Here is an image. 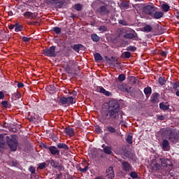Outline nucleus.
Returning <instances> with one entry per match:
<instances>
[{
    "label": "nucleus",
    "mask_w": 179,
    "mask_h": 179,
    "mask_svg": "<svg viewBox=\"0 0 179 179\" xmlns=\"http://www.w3.org/2000/svg\"><path fill=\"white\" fill-rule=\"evenodd\" d=\"M159 96H160V94L157 92L153 93L150 97L151 103H157V100H159Z\"/></svg>",
    "instance_id": "a211bd4d"
},
{
    "label": "nucleus",
    "mask_w": 179,
    "mask_h": 179,
    "mask_svg": "<svg viewBox=\"0 0 179 179\" xmlns=\"http://www.w3.org/2000/svg\"><path fill=\"white\" fill-rule=\"evenodd\" d=\"M124 58H131V52H124L123 53Z\"/></svg>",
    "instance_id": "603ef678"
},
{
    "label": "nucleus",
    "mask_w": 179,
    "mask_h": 179,
    "mask_svg": "<svg viewBox=\"0 0 179 179\" xmlns=\"http://www.w3.org/2000/svg\"><path fill=\"white\" fill-rule=\"evenodd\" d=\"M6 143L9 146L10 150L16 152L17 150V146L19 143L17 141V136L13 135L10 138L6 134L0 135V148L1 149H5L6 148Z\"/></svg>",
    "instance_id": "f03ea898"
},
{
    "label": "nucleus",
    "mask_w": 179,
    "mask_h": 179,
    "mask_svg": "<svg viewBox=\"0 0 179 179\" xmlns=\"http://www.w3.org/2000/svg\"><path fill=\"white\" fill-rule=\"evenodd\" d=\"M69 93L72 96L71 97H74V99H76L78 92L76 90H73L71 92H69Z\"/></svg>",
    "instance_id": "3c124183"
},
{
    "label": "nucleus",
    "mask_w": 179,
    "mask_h": 179,
    "mask_svg": "<svg viewBox=\"0 0 179 179\" xmlns=\"http://www.w3.org/2000/svg\"><path fill=\"white\" fill-rule=\"evenodd\" d=\"M173 89H174L175 90H178V82H175L173 84Z\"/></svg>",
    "instance_id": "6e6d98bb"
},
{
    "label": "nucleus",
    "mask_w": 179,
    "mask_h": 179,
    "mask_svg": "<svg viewBox=\"0 0 179 179\" xmlns=\"http://www.w3.org/2000/svg\"><path fill=\"white\" fill-rule=\"evenodd\" d=\"M53 31L57 35L61 34V28L59 27H55L53 28Z\"/></svg>",
    "instance_id": "ea45409f"
},
{
    "label": "nucleus",
    "mask_w": 179,
    "mask_h": 179,
    "mask_svg": "<svg viewBox=\"0 0 179 179\" xmlns=\"http://www.w3.org/2000/svg\"><path fill=\"white\" fill-rule=\"evenodd\" d=\"M64 134H66V135H68L70 137L75 136V130L72 127H66L64 129Z\"/></svg>",
    "instance_id": "9b49d317"
},
{
    "label": "nucleus",
    "mask_w": 179,
    "mask_h": 179,
    "mask_svg": "<svg viewBox=\"0 0 179 179\" xmlns=\"http://www.w3.org/2000/svg\"><path fill=\"white\" fill-rule=\"evenodd\" d=\"M143 12L145 15H148L152 17L153 13L156 12V7H155V6L147 5L143 8Z\"/></svg>",
    "instance_id": "423d86ee"
},
{
    "label": "nucleus",
    "mask_w": 179,
    "mask_h": 179,
    "mask_svg": "<svg viewBox=\"0 0 179 179\" xmlns=\"http://www.w3.org/2000/svg\"><path fill=\"white\" fill-rule=\"evenodd\" d=\"M96 13H99V15H108L110 10H107L106 6H101L99 8L96 10Z\"/></svg>",
    "instance_id": "1a4fd4ad"
},
{
    "label": "nucleus",
    "mask_w": 179,
    "mask_h": 179,
    "mask_svg": "<svg viewBox=\"0 0 179 179\" xmlns=\"http://www.w3.org/2000/svg\"><path fill=\"white\" fill-rule=\"evenodd\" d=\"M120 6L122 8H124V9H128V8H129V3H128V1H122L120 3Z\"/></svg>",
    "instance_id": "2f4dec72"
},
{
    "label": "nucleus",
    "mask_w": 179,
    "mask_h": 179,
    "mask_svg": "<svg viewBox=\"0 0 179 179\" xmlns=\"http://www.w3.org/2000/svg\"><path fill=\"white\" fill-rule=\"evenodd\" d=\"M29 172L31 174H36V168L33 166H30L29 168Z\"/></svg>",
    "instance_id": "a18cd8bd"
},
{
    "label": "nucleus",
    "mask_w": 179,
    "mask_h": 179,
    "mask_svg": "<svg viewBox=\"0 0 179 179\" xmlns=\"http://www.w3.org/2000/svg\"><path fill=\"white\" fill-rule=\"evenodd\" d=\"M162 148L163 150H165V152L169 151V148H170V143H169L168 140L164 139L162 141Z\"/></svg>",
    "instance_id": "2eb2a0df"
},
{
    "label": "nucleus",
    "mask_w": 179,
    "mask_h": 179,
    "mask_svg": "<svg viewBox=\"0 0 179 179\" xmlns=\"http://www.w3.org/2000/svg\"><path fill=\"white\" fill-rule=\"evenodd\" d=\"M163 16H164V13L162 12V11H155L152 14V15L151 16V17H152V19H162V17H163Z\"/></svg>",
    "instance_id": "f8f14e48"
},
{
    "label": "nucleus",
    "mask_w": 179,
    "mask_h": 179,
    "mask_svg": "<svg viewBox=\"0 0 179 179\" xmlns=\"http://www.w3.org/2000/svg\"><path fill=\"white\" fill-rule=\"evenodd\" d=\"M131 89H132V88L126 84V87L124 88V92H127V93H131Z\"/></svg>",
    "instance_id": "09e8293b"
},
{
    "label": "nucleus",
    "mask_w": 179,
    "mask_h": 179,
    "mask_svg": "<svg viewBox=\"0 0 179 179\" xmlns=\"http://www.w3.org/2000/svg\"><path fill=\"white\" fill-rule=\"evenodd\" d=\"M8 29L10 30H13L15 29V25L13 24H10L9 27H8Z\"/></svg>",
    "instance_id": "338daca9"
},
{
    "label": "nucleus",
    "mask_w": 179,
    "mask_h": 179,
    "mask_svg": "<svg viewBox=\"0 0 179 179\" xmlns=\"http://www.w3.org/2000/svg\"><path fill=\"white\" fill-rule=\"evenodd\" d=\"M49 151L50 152L51 155H52V156H55L56 155H59V151L58 150V148L54 145L49 147Z\"/></svg>",
    "instance_id": "dca6fc26"
},
{
    "label": "nucleus",
    "mask_w": 179,
    "mask_h": 179,
    "mask_svg": "<svg viewBox=\"0 0 179 179\" xmlns=\"http://www.w3.org/2000/svg\"><path fill=\"white\" fill-rule=\"evenodd\" d=\"M5 99V94H3V92L0 91V100H2Z\"/></svg>",
    "instance_id": "0e129e2a"
},
{
    "label": "nucleus",
    "mask_w": 179,
    "mask_h": 179,
    "mask_svg": "<svg viewBox=\"0 0 179 179\" xmlns=\"http://www.w3.org/2000/svg\"><path fill=\"white\" fill-rule=\"evenodd\" d=\"M63 68L65 69V71L67 73H71V72H72V69L71 68V66H69V64L64 66Z\"/></svg>",
    "instance_id": "72a5a7b5"
},
{
    "label": "nucleus",
    "mask_w": 179,
    "mask_h": 179,
    "mask_svg": "<svg viewBox=\"0 0 179 179\" xmlns=\"http://www.w3.org/2000/svg\"><path fill=\"white\" fill-rule=\"evenodd\" d=\"M120 115L121 119L120 122L122 124L124 122L122 116L124 113L121 111L120 103L116 100H110L106 110L101 112L102 124H106V122L115 124L120 120Z\"/></svg>",
    "instance_id": "f257e3e1"
},
{
    "label": "nucleus",
    "mask_w": 179,
    "mask_h": 179,
    "mask_svg": "<svg viewBox=\"0 0 179 179\" xmlns=\"http://www.w3.org/2000/svg\"><path fill=\"white\" fill-rule=\"evenodd\" d=\"M127 51H131L132 52H135V51H136V47L130 45L127 48Z\"/></svg>",
    "instance_id": "c03bdc74"
},
{
    "label": "nucleus",
    "mask_w": 179,
    "mask_h": 179,
    "mask_svg": "<svg viewBox=\"0 0 179 179\" xmlns=\"http://www.w3.org/2000/svg\"><path fill=\"white\" fill-rule=\"evenodd\" d=\"M108 29L107 27L103 25L99 27V31H102V33H104L105 31H107Z\"/></svg>",
    "instance_id": "de8ad7c7"
},
{
    "label": "nucleus",
    "mask_w": 179,
    "mask_h": 179,
    "mask_svg": "<svg viewBox=\"0 0 179 179\" xmlns=\"http://www.w3.org/2000/svg\"><path fill=\"white\" fill-rule=\"evenodd\" d=\"M47 166V164L45 162H42L38 164V168L39 170H44V168Z\"/></svg>",
    "instance_id": "a19ab883"
},
{
    "label": "nucleus",
    "mask_w": 179,
    "mask_h": 179,
    "mask_svg": "<svg viewBox=\"0 0 179 179\" xmlns=\"http://www.w3.org/2000/svg\"><path fill=\"white\" fill-rule=\"evenodd\" d=\"M15 31H16L17 33L23 30V26L19 24L18 23L15 24Z\"/></svg>",
    "instance_id": "c85d7f7f"
},
{
    "label": "nucleus",
    "mask_w": 179,
    "mask_h": 179,
    "mask_svg": "<svg viewBox=\"0 0 179 179\" xmlns=\"http://www.w3.org/2000/svg\"><path fill=\"white\" fill-rule=\"evenodd\" d=\"M66 99H67V106H72L73 104H75V103H76V100L73 96H68L66 97Z\"/></svg>",
    "instance_id": "4be33fe9"
},
{
    "label": "nucleus",
    "mask_w": 179,
    "mask_h": 179,
    "mask_svg": "<svg viewBox=\"0 0 179 179\" xmlns=\"http://www.w3.org/2000/svg\"><path fill=\"white\" fill-rule=\"evenodd\" d=\"M161 8L162 9V12L167 13L170 10V6L167 3H165L161 6Z\"/></svg>",
    "instance_id": "bb28decb"
},
{
    "label": "nucleus",
    "mask_w": 179,
    "mask_h": 179,
    "mask_svg": "<svg viewBox=\"0 0 179 179\" xmlns=\"http://www.w3.org/2000/svg\"><path fill=\"white\" fill-rule=\"evenodd\" d=\"M57 46L52 45L50 48H46L43 50V54L45 57H50L52 58H55L57 57Z\"/></svg>",
    "instance_id": "7ed1b4c3"
},
{
    "label": "nucleus",
    "mask_w": 179,
    "mask_h": 179,
    "mask_svg": "<svg viewBox=\"0 0 179 179\" xmlns=\"http://www.w3.org/2000/svg\"><path fill=\"white\" fill-rule=\"evenodd\" d=\"M134 34L127 33L126 34L124 35V38H127L129 40H131L132 38H135V40H138L136 39V37H138V34H136L135 31H134Z\"/></svg>",
    "instance_id": "4468645a"
},
{
    "label": "nucleus",
    "mask_w": 179,
    "mask_h": 179,
    "mask_svg": "<svg viewBox=\"0 0 179 179\" xmlns=\"http://www.w3.org/2000/svg\"><path fill=\"white\" fill-rule=\"evenodd\" d=\"M157 117L158 120H159V121H164V120H166V117H164L163 115H157Z\"/></svg>",
    "instance_id": "5fc2aeb1"
},
{
    "label": "nucleus",
    "mask_w": 179,
    "mask_h": 179,
    "mask_svg": "<svg viewBox=\"0 0 179 179\" xmlns=\"http://www.w3.org/2000/svg\"><path fill=\"white\" fill-rule=\"evenodd\" d=\"M94 57L95 62H99V61H103V56H101V55H100V53L99 52H96L94 55Z\"/></svg>",
    "instance_id": "cd10ccee"
},
{
    "label": "nucleus",
    "mask_w": 179,
    "mask_h": 179,
    "mask_svg": "<svg viewBox=\"0 0 179 179\" xmlns=\"http://www.w3.org/2000/svg\"><path fill=\"white\" fill-rule=\"evenodd\" d=\"M125 79H127V77L125 76L124 74L119 75V76H118L119 82H124V80H125Z\"/></svg>",
    "instance_id": "37998d69"
},
{
    "label": "nucleus",
    "mask_w": 179,
    "mask_h": 179,
    "mask_svg": "<svg viewBox=\"0 0 179 179\" xmlns=\"http://www.w3.org/2000/svg\"><path fill=\"white\" fill-rule=\"evenodd\" d=\"M103 153H105V155H113V148H111V146H106L105 148H103Z\"/></svg>",
    "instance_id": "5701e85b"
},
{
    "label": "nucleus",
    "mask_w": 179,
    "mask_h": 179,
    "mask_svg": "<svg viewBox=\"0 0 179 179\" xmlns=\"http://www.w3.org/2000/svg\"><path fill=\"white\" fill-rule=\"evenodd\" d=\"M87 170H89V166H85L84 169H82V167H79L78 171H80V173H87Z\"/></svg>",
    "instance_id": "58836bf2"
},
{
    "label": "nucleus",
    "mask_w": 179,
    "mask_h": 179,
    "mask_svg": "<svg viewBox=\"0 0 179 179\" xmlns=\"http://www.w3.org/2000/svg\"><path fill=\"white\" fill-rule=\"evenodd\" d=\"M46 163H50L52 167L56 169L59 171H62L64 170V165L62 164H59V162L55 159L47 160Z\"/></svg>",
    "instance_id": "39448f33"
},
{
    "label": "nucleus",
    "mask_w": 179,
    "mask_h": 179,
    "mask_svg": "<svg viewBox=\"0 0 179 179\" xmlns=\"http://www.w3.org/2000/svg\"><path fill=\"white\" fill-rule=\"evenodd\" d=\"M118 23L122 26H128V22H127V21L124 20H119Z\"/></svg>",
    "instance_id": "49530a36"
},
{
    "label": "nucleus",
    "mask_w": 179,
    "mask_h": 179,
    "mask_svg": "<svg viewBox=\"0 0 179 179\" xmlns=\"http://www.w3.org/2000/svg\"><path fill=\"white\" fill-rule=\"evenodd\" d=\"M159 83L161 85V86L166 85V78L164 77H159Z\"/></svg>",
    "instance_id": "c9c22d12"
},
{
    "label": "nucleus",
    "mask_w": 179,
    "mask_h": 179,
    "mask_svg": "<svg viewBox=\"0 0 179 179\" xmlns=\"http://www.w3.org/2000/svg\"><path fill=\"white\" fill-rule=\"evenodd\" d=\"M74 9L76 10H78V12H80V10H82V9H83V6H82V4H80V3L75 4Z\"/></svg>",
    "instance_id": "7c9ffc66"
},
{
    "label": "nucleus",
    "mask_w": 179,
    "mask_h": 179,
    "mask_svg": "<svg viewBox=\"0 0 179 179\" xmlns=\"http://www.w3.org/2000/svg\"><path fill=\"white\" fill-rule=\"evenodd\" d=\"M68 103V99L65 96H61L59 100V104L60 106H65Z\"/></svg>",
    "instance_id": "a878e982"
},
{
    "label": "nucleus",
    "mask_w": 179,
    "mask_h": 179,
    "mask_svg": "<svg viewBox=\"0 0 179 179\" xmlns=\"http://www.w3.org/2000/svg\"><path fill=\"white\" fill-rule=\"evenodd\" d=\"M82 48H85V46L80 43L75 44L73 46V50L76 51V52H79Z\"/></svg>",
    "instance_id": "412c9836"
},
{
    "label": "nucleus",
    "mask_w": 179,
    "mask_h": 179,
    "mask_svg": "<svg viewBox=\"0 0 179 179\" xmlns=\"http://www.w3.org/2000/svg\"><path fill=\"white\" fill-rule=\"evenodd\" d=\"M122 169L125 173H129V171H132V165L127 161H123L122 162Z\"/></svg>",
    "instance_id": "0eeeda50"
},
{
    "label": "nucleus",
    "mask_w": 179,
    "mask_h": 179,
    "mask_svg": "<svg viewBox=\"0 0 179 179\" xmlns=\"http://www.w3.org/2000/svg\"><path fill=\"white\" fill-rule=\"evenodd\" d=\"M47 5H50V6H54L55 5L57 9H61L65 3V0H45Z\"/></svg>",
    "instance_id": "20e7f679"
},
{
    "label": "nucleus",
    "mask_w": 179,
    "mask_h": 179,
    "mask_svg": "<svg viewBox=\"0 0 179 179\" xmlns=\"http://www.w3.org/2000/svg\"><path fill=\"white\" fill-rule=\"evenodd\" d=\"M106 174L108 178L110 179H113L115 177V174H114V169L111 166L106 170Z\"/></svg>",
    "instance_id": "ddd939ff"
},
{
    "label": "nucleus",
    "mask_w": 179,
    "mask_h": 179,
    "mask_svg": "<svg viewBox=\"0 0 179 179\" xmlns=\"http://www.w3.org/2000/svg\"><path fill=\"white\" fill-rule=\"evenodd\" d=\"M91 38L92 41H94V43H97L98 41H100V36H98L96 34H92Z\"/></svg>",
    "instance_id": "c756f323"
},
{
    "label": "nucleus",
    "mask_w": 179,
    "mask_h": 179,
    "mask_svg": "<svg viewBox=\"0 0 179 179\" xmlns=\"http://www.w3.org/2000/svg\"><path fill=\"white\" fill-rule=\"evenodd\" d=\"M133 137L131 135H128L127 138H126V142L129 143V145H132L133 141H132Z\"/></svg>",
    "instance_id": "e433bc0d"
},
{
    "label": "nucleus",
    "mask_w": 179,
    "mask_h": 179,
    "mask_svg": "<svg viewBox=\"0 0 179 179\" xmlns=\"http://www.w3.org/2000/svg\"><path fill=\"white\" fill-rule=\"evenodd\" d=\"M160 161L162 167H173V164L170 159L166 158H160Z\"/></svg>",
    "instance_id": "6e6552de"
},
{
    "label": "nucleus",
    "mask_w": 179,
    "mask_h": 179,
    "mask_svg": "<svg viewBox=\"0 0 179 179\" xmlns=\"http://www.w3.org/2000/svg\"><path fill=\"white\" fill-rule=\"evenodd\" d=\"M143 92L144 94H145V97H147V99H149V97H150V94H152V87H147L144 88Z\"/></svg>",
    "instance_id": "aec40b11"
},
{
    "label": "nucleus",
    "mask_w": 179,
    "mask_h": 179,
    "mask_svg": "<svg viewBox=\"0 0 179 179\" xmlns=\"http://www.w3.org/2000/svg\"><path fill=\"white\" fill-rule=\"evenodd\" d=\"M159 54L160 55H162V57H164L166 58L169 52H167L166 51H162Z\"/></svg>",
    "instance_id": "4d7b16f0"
},
{
    "label": "nucleus",
    "mask_w": 179,
    "mask_h": 179,
    "mask_svg": "<svg viewBox=\"0 0 179 179\" xmlns=\"http://www.w3.org/2000/svg\"><path fill=\"white\" fill-rule=\"evenodd\" d=\"M42 148H43V149H45L46 150H49L50 149V146H48L45 143L42 144Z\"/></svg>",
    "instance_id": "680f3d73"
},
{
    "label": "nucleus",
    "mask_w": 179,
    "mask_h": 179,
    "mask_svg": "<svg viewBox=\"0 0 179 179\" xmlns=\"http://www.w3.org/2000/svg\"><path fill=\"white\" fill-rule=\"evenodd\" d=\"M143 30H144V31H145L146 33H149V32L152 31V26H150V25H145V26L143 27Z\"/></svg>",
    "instance_id": "473e14b6"
},
{
    "label": "nucleus",
    "mask_w": 179,
    "mask_h": 179,
    "mask_svg": "<svg viewBox=\"0 0 179 179\" xmlns=\"http://www.w3.org/2000/svg\"><path fill=\"white\" fill-rule=\"evenodd\" d=\"M176 17H179V11H177L176 13Z\"/></svg>",
    "instance_id": "774afa93"
},
{
    "label": "nucleus",
    "mask_w": 179,
    "mask_h": 179,
    "mask_svg": "<svg viewBox=\"0 0 179 179\" xmlns=\"http://www.w3.org/2000/svg\"><path fill=\"white\" fill-rule=\"evenodd\" d=\"M15 99H20L22 97V94L20 92H17L14 94Z\"/></svg>",
    "instance_id": "052dcab7"
},
{
    "label": "nucleus",
    "mask_w": 179,
    "mask_h": 179,
    "mask_svg": "<svg viewBox=\"0 0 179 179\" xmlns=\"http://www.w3.org/2000/svg\"><path fill=\"white\" fill-rule=\"evenodd\" d=\"M129 176L131 178H138V173L135 172V171H131L130 173H129Z\"/></svg>",
    "instance_id": "79ce46f5"
},
{
    "label": "nucleus",
    "mask_w": 179,
    "mask_h": 179,
    "mask_svg": "<svg viewBox=\"0 0 179 179\" xmlns=\"http://www.w3.org/2000/svg\"><path fill=\"white\" fill-rule=\"evenodd\" d=\"M29 24H32V26H37V24H40L38 22H30Z\"/></svg>",
    "instance_id": "69168bd1"
},
{
    "label": "nucleus",
    "mask_w": 179,
    "mask_h": 179,
    "mask_svg": "<svg viewBox=\"0 0 179 179\" xmlns=\"http://www.w3.org/2000/svg\"><path fill=\"white\" fill-rule=\"evenodd\" d=\"M18 89H20L22 87H24V84H23L22 83H17V85Z\"/></svg>",
    "instance_id": "e2e57ef3"
},
{
    "label": "nucleus",
    "mask_w": 179,
    "mask_h": 179,
    "mask_svg": "<svg viewBox=\"0 0 179 179\" xmlns=\"http://www.w3.org/2000/svg\"><path fill=\"white\" fill-rule=\"evenodd\" d=\"M22 41H24V43H29L30 41L31 38H27L26 36H22Z\"/></svg>",
    "instance_id": "864d4df0"
},
{
    "label": "nucleus",
    "mask_w": 179,
    "mask_h": 179,
    "mask_svg": "<svg viewBox=\"0 0 179 179\" xmlns=\"http://www.w3.org/2000/svg\"><path fill=\"white\" fill-rule=\"evenodd\" d=\"M96 132H97V134H101V132H103V130H101V128L100 127H98L95 129Z\"/></svg>",
    "instance_id": "bf43d9fd"
},
{
    "label": "nucleus",
    "mask_w": 179,
    "mask_h": 179,
    "mask_svg": "<svg viewBox=\"0 0 179 179\" xmlns=\"http://www.w3.org/2000/svg\"><path fill=\"white\" fill-rule=\"evenodd\" d=\"M58 149H64V150H69V147L68 145L64 143H59L57 145Z\"/></svg>",
    "instance_id": "393cba45"
},
{
    "label": "nucleus",
    "mask_w": 179,
    "mask_h": 179,
    "mask_svg": "<svg viewBox=\"0 0 179 179\" xmlns=\"http://www.w3.org/2000/svg\"><path fill=\"white\" fill-rule=\"evenodd\" d=\"M106 131H107V132H110V134H115V132H117V129L111 125H109L106 127Z\"/></svg>",
    "instance_id": "b1692460"
},
{
    "label": "nucleus",
    "mask_w": 179,
    "mask_h": 179,
    "mask_svg": "<svg viewBox=\"0 0 179 179\" xmlns=\"http://www.w3.org/2000/svg\"><path fill=\"white\" fill-rule=\"evenodd\" d=\"M97 90H99V93H102V94H104L105 96H111V92L106 90L103 87H98Z\"/></svg>",
    "instance_id": "6ab92c4d"
},
{
    "label": "nucleus",
    "mask_w": 179,
    "mask_h": 179,
    "mask_svg": "<svg viewBox=\"0 0 179 179\" xmlns=\"http://www.w3.org/2000/svg\"><path fill=\"white\" fill-rule=\"evenodd\" d=\"M23 16H24V17H27V19H31V20L37 19V16H38V13L27 11L23 13Z\"/></svg>",
    "instance_id": "9d476101"
},
{
    "label": "nucleus",
    "mask_w": 179,
    "mask_h": 179,
    "mask_svg": "<svg viewBox=\"0 0 179 179\" xmlns=\"http://www.w3.org/2000/svg\"><path fill=\"white\" fill-rule=\"evenodd\" d=\"M1 106L3 108H10V107H9V104L8 103V101H1Z\"/></svg>",
    "instance_id": "4c0bfd02"
},
{
    "label": "nucleus",
    "mask_w": 179,
    "mask_h": 179,
    "mask_svg": "<svg viewBox=\"0 0 179 179\" xmlns=\"http://www.w3.org/2000/svg\"><path fill=\"white\" fill-rule=\"evenodd\" d=\"M28 120L29 122H34V121H36V117H34V116H30L29 117H28Z\"/></svg>",
    "instance_id": "13d9d810"
},
{
    "label": "nucleus",
    "mask_w": 179,
    "mask_h": 179,
    "mask_svg": "<svg viewBox=\"0 0 179 179\" xmlns=\"http://www.w3.org/2000/svg\"><path fill=\"white\" fill-rule=\"evenodd\" d=\"M152 167L153 170H159V169H160V164L155 163L153 164Z\"/></svg>",
    "instance_id": "8fccbe9b"
},
{
    "label": "nucleus",
    "mask_w": 179,
    "mask_h": 179,
    "mask_svg": "<svg viewBox=\"0 0 179 179\" xmlns=\"http://www.w3.org/2000/svg\"><path fill=\"white\" fill-rule=\"evenodd\" d=\"M126 86H127V84L122 83V84L118 85L117 87L120 92H125Z\"/></svg>",
    "instance_id": "f704fd0d"
},
{
    "label": "nucleus",
    "mask_w": 179,
    "mask_h": 179,
    "mask_svg": "<svg viewBox=\"0 0 179 179\" xmlns=\"http://www.w3.org/2000/svg\"><path fill=\"white\" fill-rule=\"evenodd\" d=\"M159 108L162 111H167L170 108V105L169 104V102H166L164 104V102H161L159 103Z\"/></svg>",
    "instance_id": "f3484780"
}]
</instances>
